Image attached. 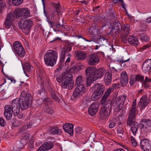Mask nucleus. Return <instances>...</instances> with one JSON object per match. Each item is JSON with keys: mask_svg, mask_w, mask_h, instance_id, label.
<instances>
[{"mask_svg": "<svg viewBox=\"0 0 151 151\" xmlns=\"http://www.w3.org/2000/svg\"><path fill=\"white\" fill-rule=\"evenodd\" d=\"M54 22V26L53 27H55L57 28H59V27H62L63 26V24H55V22Z\"/></svg>", "mask_w": 151, "mask_h": 151, "instance_id": "13d9d810", "label": "nucleus"}, {"mask_svg": "<svg viewBox=\"0 0 151 151\" xmlns=\"http://www.w3.org/2000/svg\"><path fill=\"white\" fill-rule=\"evenodd\" d=\"M122 26L118 22L115 23L113 27V30H115V32L119 33L120 31V28H121Z\"/></svg>", "mask_w": 151, "mask_h": 151, "instance_id": "2f4dec72", "label": "nucleus"}, {"mask_svg": "<svg viewBox=\"0 0 151 151\" xmlns=\"http://www.w3.org/2000/svg\"><path fill=\"white\" fill-rule=\"evenodd\" d=\"M86 90L85 85L81 83L78 85L74 91L73 96L76 98H77L82 96L86 92Z\"/></svg>", "mask_w": 151, "mask_h": 151, "instance_id": "ddd939ff", "label": "nucleus"}, {"mask_svg": "<svg viewBox=\"0 0 151 151\" xmlns=\"http://www.w3.org/2000/svg\"><path fill=\"white\" fill-rule=\"evenodd\" d=\"M19 111H20L18 113L17 115H16V116H17V117L21 119L24 117V115L22 113H19Z\"/></svg>", "mask_w": 151, "mask_h": 151, "instance_id": "4d7b16f0", "label": "nucleus"}, {"mask_svg": "<svg viewBox=\"0 0 151 151\" xmlns=\"http://www.w3.org/2000/svg\"><path fill=\"white\" fill-rule=\"evenodd\" d=\"M126 96L121 95L117 98L116 101L123 104L124 102L126 100Z\"/></svg>", "mask_w": 151, "mask_h": 151, "instance_id": "f704fd0d", "label": "nucleus"}, {"mask_svg": "<svg viewBox=\"0 0 151 151\" xmlns=\"http://www.w3.org/2000/svg\"><path fill=\"white\" fill-rule=\"evenodd\" d=\"M6 4L5 3L1 2L0 3V13H2L5 9Z\"/></svg>", "mask_w": 151, "mask_h": 151, "instance_id": "37998d69", "label": "nucleus"}, {"mask_svg": "<svg viewBox=\"0 0 151 151\" xmlns=\"http://www.w3.org/2000/svg\"><path fill=\"white\" fill-rule=\"evenodd\" d=\"M23 68L25 73H26V71L30 72L32 70L30 65L28 63H25Z\"/></svg>", "mask_w": 151, "mask_h": 151, "instance_id": "7c9ffc66", "label": "nucleus"}, {"mask_svg": "<svg viewBox=\"0 0 151 151\" xmlns=\"http://www.w3.org/2000/svg\"><path fill=\"white\" fill-rule=\"evenodd\" d=\"M151 67V59L146 60L142 65V70L145 73L148 72L150 70Z\"/></svg>", "mask_w": 151, "mask_h": 151, "instance_id": "a211bd4d", "label": "nucleus"}, {"mask_svg": "<svg viewBox=\"0 0 151 151\" xmlns=\"http://www.w3.org/2000/svg\"><path fill=\"white\" fill-rule=\"evenodd\" d=\"M128 42L129 44L135 46L138 44V39L135 37H130L128 39Z\"/></svg>", "mask_w": 151, "mask_h": 151, "instance_id": "c756f323", "label": "nucleus"}, {"mask_svg": "<svg viewBox=\"0 0 151 151\" xmlns=\"http://www.w3.org/2000/svg\"><path fill=\"white\" fill-rule=\"evenodd\" d=\"M136 81V80L134 79V78L133 77L131 78L130 81H129V83L132 86L134 84V83Z\"/></svg>", "mask_w": 151, "mask_h": 151, "instance_id": "8fccbe9b", "label": "nucleus"}, {"mask_svg": "<svg viewBox=\"0 0 151 151\" xmlns=\"http://www.w3.org/2000/svg\"><path fill=\"white\" fill-rule=\"evenodd\" d=\"M23 2V0H12V4L16 6H18L21 4Z\"/></svg>", "mask_w": 151, "mask_h": 151, "instance_id": "4c0bfd02", "label": "nucleus"}, {"mask_svg": "<svg viewBox=\"0 0 151 151\" xmlns=\"http://www.w3.org/2000/svg\"><path fill=\"white\" fill-rule=\"evenodd\" d=\"M14 13L17 18H19L22 16L25 17L31 16L29 10L26 8L16 9L14 11Z\"/></svg>", "mask_w": 151, "mask_h": 151, "instance_id": "9d476101", "label": "nucleus"}, {"mask_svg": "<svg viewBox=\"0 0 151 151\" xmlns=\"http://www.w3.org/2000/svg\"><path fill=\"white\" fill-rule=\"evenodd\" d=\"M147 22L148 23H150L151 22V17L148 18L147 20Z\"/></svg>", "mask_w": 151, "mask_h": 151, "instance_id": "338daca9", "label": "nucleus"}, {"mask_svg": "<svg viewBox=\"0 0 151 151\" xmlns=\"http://www.w3.org/2000/svg\"><path fill=\"white\" fill-rule=\"evenodd\" d=\"M114 151H125L122 148H119L115 150Z\"/></svg>", "mask_w": 151, "mask_h": 151, "instance_id": "774afa93", "label": "nucleus"}, {"mask_svg": "<svg viewBox=\"0 0 151 151\" xmlns=\"http://www.w3.org/2000/svg\"><path fill=\"white\" fill-rule=\"evenodd\" d=\"M59 4H57L54 5V7L55 8L56 12H59L60 11V7Z\"/></svg>", "mask_w": 151, "mask_h": 151, "instance_id": "3c124183", "label": "nucleus"}, {"mask_svg": "<svg viewBox=\"0 0 151 151\" xmlns=\"http://www.w3.org/2000/svg\"><path fill=\"white\" fill-rule=\"evenodd\" d=\"M92 88L95 91L92 95L91 99L92 101H95L102 96L104 91V86L101 83H97L93 86Z\"/></svg>", "mask_w": 151, "mask_h": 151, "instance_id": "423d86ee", "label": "nucleus"}, {"mask_svg": "<svg viewBox=\"0 0 151 151\" xmlns=\"http://www.w3.org/2000/svg\"><path fill=\"white\" fill-rule=\"evenodd\" d=\"M79 71V68L77 66H74L70 69L69 73H71L70 72L75 73Z\"/></svg>", "mask_w": 151, "mask_h": 151, "instance_id": "c9c22d12", "label": "nucleus"}, {"mask_svg": "<svg viewBox=\"0 0 151 151\" xmlns=\"http://www.w3.org/2000/svg\"><path fill=\"white\" fill-rule=\"evenodd\" d=\"M99 103L95 102L93 103L90 105L88 113L91 115H93L97 112L99 106Z\"/></svg>", "mask_w": 151, "mask_h": 151, "instance_id": "f3484780", "label": "nucleus"}, {"mask_svg": "<svg viewBox=\"0 0 151 151\" xmlns=\"http://www.w3.org/2000/svg\"><path fill=\"white\" fill-rule=\"evenodd\" d=\"M150 99L147 98V96H142L138 103V106L140 108V111L143 110L150 103Z\"/></svg>", "mask_w": 151, "mask_h": 151, "instance_id": "4468645a", "label": "nucleus"}, {"mask_svg": "<svg viewBox=\"0 0 151 151\" xmlns=\"http://www.w3.org/2000/svg\"><path fill=\"white\" fill-rule=\"evenodd\" d=\"M135 80L136 81H142L144 80V77L143 76L140 75H137L133 76Z\"/></svg>", "mask_w": 151, "mask_h": 151, "instance_id": "79ce46f5", "label": "nucleus"}, {"mask_svg": "<svg viewBox=\"0 0 151 151\" xmlns=\"http://www.w3.org/2000/svg\"><path fill=\"white\" fill-rule=\"evenodd\" d=\"M116 122V120L115 119H113L112 120H111L109 121V127L110 128H112L115 125Z\"/></svg>", "mask_w": 151, "mask_h": 151, "instance_id": "58836bf2", "label": "nucleus"}, {"mask_svg": "<svg viewBox=\"0 0 151 151\" xmlns=\"http://www.w3.org/2000/svg\"><path fill=\"white\" fill-rule=\"evenodd\" d=\"M140 39L142 40L147 42L149 41V39L148 37L146 35H142L140 36Z\"/></svg>", "mask_w": 151, "mask_h": 151, "instance_id": "c03bdc74", "label": "nucleus"}, {"mask_svg": "<svg viewBox=\"0 0 151 151\" xmlns=\"http://www.w3.org/2000/svg\"><path fill=\"white\" fill-rule=\"evenodd\" d=\"M53 146V143L50 142H46L43 144L38 149L37 151H44L51 149Z\"/></svg>", "mask_w": 151, "mask_h": 151, "instance_id": "aec40b11", "label": "nucleus"}, {"mask_svg": "<svg viewBox=\"0 0 151 151\" xmlns=\"http://www.w3.org/2000/svg\"><path fill=\"white\" fill-rule=\"evenodd\" d=\"M111 108V104L108 103L104 106L102 107L100 111L99 117L101 119H104L110 115Z\"/></svg>", "mask_w": 151, "mask_h": 151, "instance_id": "9b49d317", "label": "nucleus"}, {"mask_svg": "<svg viewBox=\"0 0 151 151\" xmlns=\"http://www.w3.org/2000/svg\"><path fill=\"white\" fill-rule=\"evenodd\" d=\"M6 124L5 120L2 118H0V125L2 126H4Z\"/></svg>", "mask_w": 151, "mask_h": 151, "instance_id": "49530a36", "label": "nucleus"}, {"mask_svg": "<svg viewBox=\"0 0 151 151\" xmlns=\"http://www.w3.org/2000/svg\"><path fill=\"white\" fill-rule=\"evenodd\" d=\"M51 95L52 98L55 100H57L58 97L55 95V92H53L51 93Z\"/></svg>", "mask_w": 151, "mask_h": 151, "instance_id": "603ef678", "label": "nucleus"}, {"mask_svg": "<svg viewBox=\"0 0 151 151\" xmlns=\"http://www.w3.org/2000/svg\"><path fill=\"white\" fill-rule=\"evenodd\" d=\"M81 127H77L75 129V132L78 134L81 133Z\"/></svg>", "mask_w": 151, "mask_h": 151, "instance_id": "5fc2aeb1", "label": "nucleus"}, {"mask_svg": "<svg viewBox=\"0 0 151 151\" xmlns=\"http://www.w3.org/2000/svg\"><path fill=\"white\" fill-rule=\"evenodd\" d=\"M150 142L147 139H142L140 142V145L141 148L145 150L150 146Z\"/></svg>", "mask_w": 151, "mask_h": 151, "instance_id": "5701e85b", "label": "nucleus"}, {"mask_svg": "<svg viewBox=\"0 0 151 151\" xmlns=\"http://www.w3.org/2000/svg\"><path fill=\"white\" fill-rule=\"evenodd\" d=\"M75 55L77 59L83 60L86 58V55L81 51H78L75 53Z\"/></svg>", "mask_w": 151, "mask_h": 151, "instance_id": "a878e982", "label": "nucleus"}, {"mask_svg": "<svg viewBox=\"0 0 151 151\" xmlns=\"http://www.w3.org/2000/svg\"><path fill=\"white\" fill-rule=\"evenodd\" d=\"M130 31V27L129 25L124 24L121 28L120 32L119 33L124 36H127L129 34Z\"/></svg>", "mask_w": 151, "mask_h": 151, "instance_id": "412c9836", "label": "nucleus"}, {"mask_svg": "<svg viewBox=\"0 0 151 151\" xmlns=\"http://www.w3.org/2000/svg\"><path fill=\"white\" fill-rule=\"evenodd\" d=\"M44 110L45 112L48 113L52 114L53 113V110L51 108L47 106H45Z\"/></svg>", "mask_w": 151, "mask_h": 151, "instance_id": "e433bc0d", "label": "nucleus"}, {"mask_svg": "<svg viewBox=\"0 0 151 151\" xmlns=\"http://www.w3.org/2000/svg\"><path fill=\"white\" fill-rule=\"evenodd\" d=\"M16 17L14 12L9 13L7 15L5 22V25L7 28H11L10 33H12L14 30V27L12 25V23L13 21L14 18Z\"/></svg>", "mask_w": 151, "mask_h": 151, "instance_id": "1a4fd4ad", "label": "nucleus"}, {"mask_svg": "<svg viewBox=\"0 0 151 151\" xmlns=\"http://www.w3.org/2000/svg\"><path fill=\"white\" fill-rule=\"evenodd\" d=\"M87 62L89 65H93L99 62V58L96 53H93L91 54L88 58Z\"/></svg>", "mask_w": 151, "mask_h": 151, "instance_id": "2eb2a0df", "label": "nucleus"}, {"mask_svg": "<svg viewBox=\"0 0 151 151\" xmlns=\"http://www.w3.org/2000/svg\"><path fill=\"white\" fill-rule=\"evenodd\" d=\"M95 71V68L93 67H88L86 69V74L87 77H91Z\"/></svg>", "mask_w": 151, "mask_h": 151, "instance_id": "cd10ccee", "label": "nucleus"}, {"mask_svg": "<svg viewBox=\"0 0 151 151\" xmlns=\"http://www.w3.org/2000/svg\"><path fill=\"white\" fill-rule=\"evenodd\" d=\"M128 81V76L127 73L123 71L121 73V83L123 86H125L127 84Z\"/></svg>", "mask_w": 151, "mask_h": 151, "instance_id": "b1692460", "label": "nucleus"}, {"mask_svg": "<svg viewBox=\"0 0 151 151\" xmlns=\"http://www.w3.org/2000/svg\"><path fill=\"white\" fill-rule=\"evenodd\" d=\"M131 141L132 145L134 146H135L137 145V142L136 141L135 139L132 136H131L130 138Z\"/></svg>", "mask_w": 151, "mask_h": 151, "instance_id": "a18cd8bd", "label": "nucleus"}, {"mask_svg": "<svg viewBox=\"0 0 151 151\" xmlns=\"http://www.w3.org/2000/svg\"><path fill=\"white\" fill-rule=\"evenodd\" d=\"M12 50L15 53L20 57L24 55V49L21 44L19 41H16L14 42Z\"/></svg>", "mask_w": 151, "mask_h": 151, "instance_id": "6e6552de", "label": "nucleus"}, {"mask_svg": "<svg viewBox=\"0 0 151 151\" xmlns=\"http://www.w3.org/2000/svg\"><path fill=\"white\" fill-rule=\"evenodd\" d=\"M83 103L86 104H87L88 103V98L85 97L84 98L83 101Z\"/></svg>", "mask_w": 151, "mask_h": 151, "instance_id": "052dcab7", "label": "nucleus"}, {"mask_svg": "<svg viewBox=\"0 0 151 151\" xmlns=\"http://www.w3.org/2000/svg\"><path fill=\"white\" fill-rule=\"evenodd\" d=\"M17 103L12 101L11 105H6L4 107V114L7 119H11L13 113L14 116L17 115L19 112V108L17 106Z\"/></svg>", "mask_w": 151, "mask_h": 151, "instance_id": "39448f33", "label": "nucleus"}, {"mask_svg": "<svg viewBox=\"0 0 151 151\" xmlns=\"http://www.w3.org/2000/svg\"><path fill=\"white\" fill-rule=\"evenodd\" d=\"M84 80V78L82 76H79L76 78L75 84L79 85L82 83Z\"/></svg>", "mask_w": 151, "mask_h": 151, "instance_id": "72a5a7b5", "label": "nucleus"}, {"mask_svg": "<svg viewBox=\"0 0 151 151\" xmlns=\"http://www.w3.org/2000/svg\"><path fill=\"white\" fill-rule=\"evenodd\" d=\"M49 132L50 133L53 135L60 134L62 132V130L57 127H53L50 128Z\"/></svg>", "mask_w": 151, "mask_h": 151, "instance_id": "c85d7f7f", "label": "nucleus"}, {"mask_svg": "<svg viewBox=\"0 0 151 151\" xmlns=\"http://www.w3.org/2000/svg\"><path fill=\"white\" fill-rule=\"evenodd\" d=\"M141 132L143 134L150 132L151 131V121L150 120L145 119L141 121Z\"/></svg>", "mask_w": 151, "mask_h": 151, "instance_id": "f8f14e48", "label": "nucleus"}, {"mask_svg": "<svg viewBox=\"0 0 151 151\" xmlns=\"http://www.w3.org/2000/svg\"><path fill=\"white\" fill-rule=\"evenodd\" d=\"M63 129L65 131L70 135L73 134V125L71 124H66L63 126Z\"/></svg>", "mask_w": 151, "mask_h": 151, "instance_id": "6ab92c4d", "label": "nucleus"}, {"mask_svg": "<svg viewBox=\"0 0 151 151\" xmlns=\"http://www.w3.org/2000/svg\"><path fill=\"white\" fill-rule=\"evenodd\" d=\"M105 72V69L104 68H101L94 71L92 78L94 81H96L102 77Z\"/></svg>", "mask_w": 151, "mask_h": 151, "instance_id": "dca6fc26", "label": "nucleus"}, {"mask_svg": "<svg viewBox=\"0 0 151 151\" xmlns=\"http://www.w3.org/2000/svg\"><path fill=\"white\" fill-rule=\"evenodd\" d=\"M151 82V79L149 78L148 77L146 76L145 80L144 82V85H146V84L147 83Z\"/></svg>", "mask_w": 151, "mask_h": 151, "instance_id": "09e8293b", "label": "nucleus"}, {"mask_svg": "<svg viewBox=\"0 0 151 151\" xmlns=\"http://www.w3.org/2000/svg\"><path fill=\"white\" fill-rule=\"evenodd\" d=\"M113 91V88L112 87H110L107 90L101 99V101L102 103L105 102L108 97Z\"/></svg>", "mask_w": 151, "mask_h": 151, "instance_id": "bb28decb", "label": "nucleus"}, {"mask_svg": "<svg viewBox=\"0 0 151 151\" xmlns=\"http://www.w3.org/2000/svg\"><path fill=\"white\" fill-rule=\"evenodd\" d=\"M112 74L111 72L107 71L105 74L104 79V82L106 85L111 84V82Z\"/></svg>", "mask_w": 151, "mask_h": 151, "instance_id": "393cba45", "label": "nucleus"}, {"mask_svg": "<svg viewBox=\"0 0 151 151\" xmlns=\"http://www.w3.org/2000/svg\"><path fill=\"white\" fill-rule=\"evenodd\" d=\"M38 93L41 95L43 97L45 98L46 97V93L45 90L43 88H42L39 91Z\"/></svg>", "mask_w": 151, "mask_h": 151, "instance_id": "ea45409f", "label": "nucleus"}, {"mask_svg": "<svg viewBox=\"0 0 151 151\" xmlns=\"http://www.w3.org/2000/svg\"><path fill=\"white\" fill-rule=\"evenodd\" d=\"M64 51H62L61 53L60 56V62L62 63L65 59V56L66 55V53L67 52L70 51L71 50V47L70 45H69L66 46L64 48Z\"/></svg>", "mask_w": 151, "mask_h": 151, "instance_id": "4be33fe9", "label": "nucleus"}, {"mask_svg": "<svg viewBox=\"0 0 151 151\" xmlns=\"http://www.w3.org/2000/svg\"><path fill=\"white\" fill-rule=\"evenodd\" d=\"M114 2L115 3H118L119 2H121L123 4V0H114Z\"/></svg>", "mask_w": 151, "mask_h": 151, "instance_id": "0e129e2a", "label": "nucleus"}, {"mask_svg": "<svg viewBox=\"0 0 151 151\" xmlns=\"http://www.w3.org/2000/svg\"><path fill=\"white\" fill-rule=\"evenodd\" d=\"M149 47V45H145L141 47L140 49H142L143 50L146 49L148 47Z\"/></svg>", "mask_w": 151, "mask_h": 151, "instance_id": "680f3d73", "label": "nucleus"}, {"mask_svg": "<svg viewBox=\"0 0 151 151\" xmlns=\"http://www.w3.org/2000/svg\"><path fill=\"white\" fill-rule=\"evenodd\" d=\"M91 77H92V76L91 77H87L86 85L88 86H89L90 85L92 81H94Z\"/></svg>", "mask_w": 151, "mask_h": 151, "instance_id": "a19ab883", "label": "nucleus"}, {"mask_svg": "<svg viewBox=\"0 0 151 151\" xmlns=\"http://www.w3.org/2000/svg\"><path fill=\"white\" fill-rule=\"evenodd\" d=\"M62 79H60V77L57 78V81L59 83L62 82V87L63 88H67L71 89L74 86V82L73 81V76L70 73H65L62 76Z\"/></svg>", "mask_w": 151, "mask_h": 151, "instance_id": "7ed1b4c3", "label": "nucleus"}, {"mask_svg": "<svg viewBox=\"0 0 151 151\" xmlns=\"http://www.w3.org/2000/svg\"><path fill=\"white\" fill-rule=\"evenodd\" d=\"M29 134H27L26 135L23 137L24 139V140L28 139L29 138Z\"/></svg>", "mask_w": 151, "mask_h": 151, "instance_id": "e2e57ef3", "label": "nucleus"}, {"mask_svg": "<svg viewBox=\"0 0 151 151\" xmlns=\"http://www.w3.org/2000/svg\"><path fill=\"white\" fill-rule=\"evenodd\" d=\"M99 41L101 42V44L104 45V44L106 42V40L104 37H101L99 38Z\"/></svg>", "mask_w": 151, "mask_h": 151, "instance_id": "de8ad7c7", "label": "nucleus"}, {"mask_svg": "<svg viewBox=\"0 0 151 151\" xmlns=\"http://www.w3.org/2000/svg\"><path fill=\"white\" fill-rule=\"evenodd\" d=\"M59 39L60 40V38H59L58 37H56L53 40H52L51 41H50V42H51L53 41H55L57 40H59Z\"/></svg>", "mask_w": 151, "mask_h": 151, "instance_id": "69168bd1", "label": "nucleus"}, {"mask_svg": "<svg viewBox=\"0 0 151 151\" xmlns=\"http://www.w3.org/2000/svg\"><path fill=\"white\" fill-rule=\"evenodd\" d=\"M123 104L116 101L114 105V110L116 111H119L122 109Z\"/></svg>", "mask_w": 151, "mask_h": 151, "instance_id": "473e14b6", "label": "nucleus"}, {"mask_svg": "<svg viewBox=\"0 0 151 151\" xmlns=\"http://www.w3.org/2000/svg\"><path fill=\"white\" fill-rule=\"evenodd\" d=\"M58 54L57 52L52 50L47 51L44 55V61L46 65L52 67L56 63Z\"/></svg>", "mask_w": 151, "mask_h": 151, "instance_id": "20e7f679", "label": "nucleus"}, {"mask_svg": "<svg viewBox=\"0 0 151 151\" xmlns=\"http://www.w3.org/2000/svg\"><path fill=\"white\" fill-rule=\"evenodd\" d=\"M47 22L49 24L50 28H52L54 26V22H51L50 20H48Z\"/></svg>", "mask_w": 151, "mask_h": 151, "instance_id": "864d4df0", "label": "nucleus"}, {"mask_svg": "<svg viewBox=\"0 0 151 151\" xmlns=\"http://www.w3.org/2000/svg\"><path fill=\"white\" fill-rule=\"evenodd\" d=\"M120 145L124 149L127 150L128 151H129L130 148L127 147L126 146H125L124 145H123L122 144H120Z\"/></svg>", "mask_w": 151, "mask_h": 151, "instance_id": "bf43d9fd", "label": "nucleus"}, {"mask_svg": "<svg viewBox=\"0 0 151 151\" xmlns=\"http://www.w3.org/2000/svg\"><path fill=\"white\" fill-rule=\"evenodd\" d=\"M19 27L26 35H28L30 29L32 27L33 22L30 19H21L18 23Z\"/></svg>", "mask_w": 151, "mask_h": 151, "instance_id": "0eeeda50", "label": "nucleus"}, {"mask_svg": "<svg viewBox=\"0 0 151 151\" xmlns=\"http://www.w3.org/2000/svg\"><path fill=\"white\" fill-rule=\"evenodd\" d=\"M79 69V70L81 69H84V66L81 63H79L77 66Z\"/></svg>", "mask_w": 151, "mask_h": 151, "instance_id": "6e6d98bb", "label": "nucleus"}, {"mask_svg": "<svg viewBox=\"0 0 151 151\" xmlns=\"http://www.w3.org/2000/svg\"><path fill=\"white\" fill-rule=\"evenodd\" d=\"M136 99L134 100L131 108L129 110L127 124L130 127V129L134 135H135L139 127L138 124L135 121V116L137 114Z\"/></svg>", "mask_w": 151, "mask_h": 151, "instance_id": "f257e3e1", "label": "nucleus"}, {"mask_svg": "<svg viewBox=\"0 0 151 151\" xmlns=\"http://www.w3.org/2000/svg\"><path fill=\"white\" fill-rule=\"evenodd\" d=\"M32 97L31 95L27 93L25 91H24L21 93L19 98H17L12 101V102H16L18 108H19V111H20V108L22 110H25L29 107Z\"/></svg>", "mask_w": 151, "mask_h": 151, "instance_id": "f03ea898", "label": "nucleus"}]
</instances>
